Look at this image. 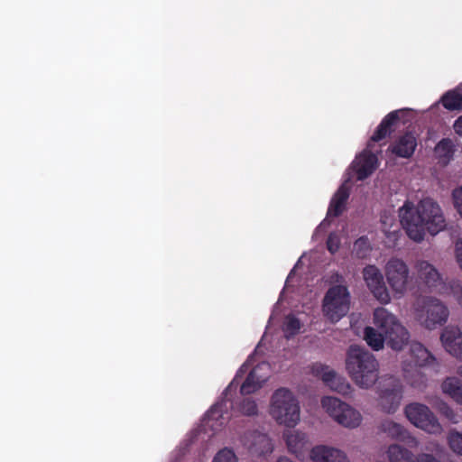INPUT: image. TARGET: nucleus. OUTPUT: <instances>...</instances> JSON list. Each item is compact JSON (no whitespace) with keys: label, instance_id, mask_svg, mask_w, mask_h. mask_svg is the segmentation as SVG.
Listing matches in <instances>:
<instances>
[{"label":"nucleus","instance_id":"nucleus-41","mask_svg":"<svg viewBox=\"0 0 462 462\" xmlns=\"http://www.w3.org/2000/svg\"><path fill=\"white\" fill-rule=\"evenodd\" d=\"M458 374L462 377V365L458 368Z\"/></svg>","mask_w":462,"mask_h":462},{"label":"nucleus","instance_id":"nucleus-19","mask_svg":"<svg viewBox=\"0 0 462 462\" xmlns=\"http://www.w3.org/2000/svg\"><path fill=\"white\" fill-rule=\"evenodd\" d=\"M310 458L313 462H348L344 452L327 446H317L311 448Z\"/></svg>","mask_w":462,"mask_h":462},{"label":"nucleus","instance_id":"nucleus-21","mask_svg":"<svg viewBox=\"0 0 462 462\" xmlns=\"http://www.w3.org/2000/svg\"><path fill=\"white\" fill-rule=\"evenodd\" d=\"M350 191L349 188L346 184H342L336 193L333 195L327 216L328 217H337L343 214L346 209L347 200L349 199Z\"/></svg>","mask_w":462,"mask_h":462},{"label":"nucleus","instance_id":"nucleus-17","mask_svg":"<svg viewBox=\"0 0 462 462\" xmlns=\"http://www.w3.org/2000/svg\"><path fill=\"white\" fill-rule=\"evenodd\" d=\"M440 339L443 346L451 356L462 360V333L457 327H446Z\"/></svg>","mask_w":462,"mask_h":462},{"label":"nucleus","instance_id":"nucleus-30","mask_svg":"<svg viewBox=\"0 0 462 462\" xmlns=\"http://www.w3.org/2000/svg\"><path fill=\"white\" fill-rule=\"evenodd\" d=\"M301 328L300 321L293 315H288L283 325V332L287 339L294 337L300 332Z\"/></svg>","mask_w":462,"mask_h":462},{"label":"nucleus","instance_id":"nucleus-34","mask_svg":"<svg viewBox=\"0 0 462 462\" xmlns=\"http://www.w3.org/2000/svg\"><path fill=\"white\" fill-rule=\"evenodd\" d=\"M454 207L462 217V187L456 188L452 191Z\"/></svg>","mask_w":462,"mask_h":462},{"label":"nucleus","instance_id":"nucleus-7","mask_svg":"<svg viewBox=\"0 0 462 462\" xmlns=\"http://www.w3.org/2000/svg\"><path fill=\"white\" fill-rule=\"evenodd\" d=\"M350 308V294L344 285L330 287L323 299L324 315L333 323L346 316Z\"/></svg>","mask_w":462,"mask_h":462},{"label":"nucleus","instance_id":"nucleus-12","mask_svg":"<svg viewBox=\"0 0 462 462\" xmlns=\"http://www.w3.org/2000/svg\"><path fill=\"white\" fill-rule=\"evenodd\" d=\"M363 276L373 295L383 304L391 300L380 270L374 265H367L363 270Z\"/></svg>","mask_w":462,"mask_h":462},{"label":"nucleus","instance_id":"nucleus-4","mask_svg":"<svg viewBox=\"0 0 462 462\" xmlns=\"http://www.w3.org/2000/svg\"><path fill=\"white\" fill-rule=\"evenodd\" d=\"M346 369L352 381L360 388L368 389L378 380V361L364 347L358 346L349 347L346 353Z\"/></svg>","mask_w":462,"mask_h":462},{"label":"nucleus","instance_id":"nucleus-9","mask_svg":"<svg viewBox=\"0 0 462 462\" xmlns=\"http://www.w3.org/2000/svg\"><path fill=\"white\" fill-rule=\"evenodd\" d=\"M406 418L415 427L430 434H439L442 426L430 409L422 403L412 402L404 409Z\"/></svg>","mask_w":462,"mask_h":462},{"label":"nucleus","instance_id":"nucleus-35","mask_svg":"<svg viewBox=\"0 0 462 462\" xmlns=\"http://www.w3.org/2000/svg\"><path fill=\"white\" fill-rule=\"evenodd\" d=\"M340 247V241L336 234H329L327 239V249L335 254Z\"/></svg>","mask_w":462,"mask_h":462},{"label":"nucleus","instance_id":"nucleus-24","mask_svg":"<svg viewBox=\"0 0 462 462\" xmlns=\"http://www.w3.org/2000/svg\"><path fill=\"white\" fill-rule=\"evenodd\" d=\"M456 152V145L450 138L441 139L435 147V152L439 163L448 165L453 159Z\"/></svg>","mask_w":462,"mask_h":462},{"label":"nucleus","instance_id":"nucleus-14","mask_svg":"<svg viewBox=\"0 0 462 462\" xmlns=\"http://www.w3.org/2000/svg\"><path fill=\"white\" fill-rule=\"evenodd\" d=\"M380 404L387 413H393L399 408L402 398V386L399 380L390 378L387 387L381 389Z\"/></svg>","mask_w":462,"mask_h":462},{"label":"nucleus","instance_id":"nucleus-27","mask_svg":"<svg viewBox=\"0 0 462 462\" xmlns=\"http://www.w3.org/2000/svg\"><path fill=\"white\" fill-rule=\"evenodd\" d=\"M380 429L383 432L394 439L402 440L408 435L407 430L401 424L390 420H383L381 423Z\"/></svg>","mask_w":462,"mask_h":462},{"label":"nucleus","instance_id":"nucleus-6","mask_svg":"<svg viewBox=\"0 0 462 462\" xmlns=\"http://www.w3.org/2000/svg\"><path fill=\"white\" fill-rule=\"evenodd\" d=\"M413 309L416 319L428 329H434L444 325L449 315L448 307L434 297L418 298Z\"/></svg>","mask_w":462,"mask_h":462},{"label":"nucleus","instance_id":"nucleus-37","mask_svg":"<svg viewBox=\"0 0 462 462\" xmlns=\"http://www.w3.org/2000/svg\"><path fill=\"white\" fill-rule=\"evenodd\" d=\"M456 257L462 270V239H458L456 243Z\"/></svg>","mask_w":462,"mask_h":462},{"label":"nucleus","instance_id":"nucleus-40","mask_svg":"<svg viewBox=\"0 0 462 462\" xmlns=\"http://www.w3.org/2000/svg\"><path fill=\"white\" fill-rule=\"evenodd\" d=\"M458 404L462 405V392L454 399Z\"/></svg>","mask_w":462,"mask_h":462},{"label":"nucleus","instance_id":"nucleus-31","mask_svg":"<svg viewBox=\"0 0 462 462\" xmlns=\"http://www.w3.org/2000/svg\"><path fill=\"white\" fill-rule=\"evenodd\" d=\"M443 392L455 399L462 392L460 381L455 377L447 378L442 383Z\"/></svg>","mask_w":462,"mask_h":462},{"label":"nucleus","instance_id":"nucleus-28","mask_svg":"<svg viewBox=\"0 0 462 462\" xmlns=\"http://www.w3.org/2000/svg\"><path fill=\"white\" fill-rule=\"evenodd\" d=\"M442 106L449 110H462V95L450 90L445 93L441 97Z\"/></svg>","mask_w":462,"mask_h":462},{"label":"nucleus","instance_id":"nucleus-15","mask_svg":"<svg viewBox=\"0 0 462 462\" xmlns=\"http://www.w3.org/2000/svg\"><path fill=\"white\" fill-rule=\"evenodd\" d=\"M312 373L320 376L325 384L330 389L344 395L349 393L350 384L344 378L338 376L334 370L329 369L328 366L315 364L312 366Z\"/></svg>","mask_w":462,"mask_h":462},{"label":"nucleus","instance_id":"nucleus-13","mask_svg":"<svg viewBox=\"0 0 462 462\" xmlns=\"http://www.w3.org/2000/svg\"><path fill=\"white\" fill-rule=\"evenodd\" d=\"M242 441L252 457H264L273 450L271 439L266 434L255 430L246 432Z\"/></svg>","mask_w":462,"mask_h":462},{"label":"nucleus","instance_id":"nucleus-36","mask_svg":"<svg viewBox=\"0 0 462 462\" xmlns=\"http://www.w3.org/2000/svg\"><path fill=\"white\" fill-rule=\"evenodd\" d=\"M450 291L457 303L462 307V285L457 282L450 283Z\"/></svg>","mask_w":462,"mask_h":462},{"label":"nucleus","instance_id":"nucleus-39","mask_svg":"<svg viewBox=\"0 0 462 462\" xmlns=\"http://www.w3.org/2000/svg\"><path fill=\"white\" fill-rule=\"evenodd\" d=\"M454 131L459 136H462V115L456 119L453 125Z\"/></svg>","mask_w":462,"mask_h":462},{"label":"nucleus","instance_id":"nucleus-25","mask_svg":"<svg viewBox=\"0 0 462 462\" xmlns=\"http://www.w3.org/2000/svg\"><path fill=\"white\" fill-rule=\"evenodd\" d=\"M410 351L412 360L417 366L429 365L435 361L431 353L419 342L411 343Z\"/></svg>","mask_w":462,"mask_h":462},{"label":"nucleus","instance_id":"nucleus-33","mask_svg":"<svg viewBox=\"0 0 462 462\" xmlns=\"http://www.w3.org/2000/svg\"><path fill=\"white\" fill-rule=\"evenodd\" d=\"M448 446L454 453L462 456V434L459 432L451 433L448 436Z\"/></svg>","mask_w":462,"mask_h":462},{"label":"nucleus","instance_id":"nucleus-5","mask_svg":"<svg viewBox=\"0 0 462 462\" xmlns=\"http://www.w3.org/2000/svg\"><path fill=\"white\" fill-rule=\"evenodd\" d=\"M270 414L282 425L294 427L300 420V404L292 392L285 387L277 389L272 396Z\"/></svg>","mask_w":462,"mask_h":462},{"label":"nucleus","instance_id":"nucleus-32","mask_svg":"<svg viewBox=\"0 0 462 462\" xmlns=\"http://www.w3.org/2000/svg\"><path fill=\"white\" fill-rule=\"evenodd\" d=\"M213 462H238V459L232 449L225 448L216 454Z\"/></svg>","mask_w":462,"mask_h":462},{"label":"nucleus","instance_id":"nucleus-18","mask_svg":"<svg viewBox=\"0 0 462 462\" xmlns=\"http://www.w3.org/2000/svg\"><path fill=\"white\" fill-rule=\"evenodd\" d=\"M378 166V158L372 152H362L354 162L353 168L356 173L358 180H364L368 178L376 170Z\"/></svg>","mask_w":462,"mask_h":462},{"label":"nucleus","instance_id":"nucleus-23","mask_svg":"<svg viewBox=\"0 0 462 462\" xmlns=\"http://www.w3.org/2000/svg\"><path fill=\"white\" fill-rule=\"evenodd\" d=\"M286 444L289 451L297 457L303 455L304 451L309 448L307 436L298 431L286 436Z\"/></svg>","mask_w":462,"mask_h":462},{"label":"nucleus","instance_id":"nucleus-10","mask_svg":"<svg viewBox=\"0 0 462 462\" xmlns=\"http://www.w3.org/2000/svg\"><path fill=\"white\" fill-rule=\"evenodd\" d=\"M418 280L430 292L444 293L446 285L439 271L429 262L418 261L415 265Z\"/></svg>","mask_w":462,"mask_h":462},{"label":"nucleus","instance_id":"nucleus-11","mask_svg":"<svg viewBox=\"0 0 462 462\" xmlns=\"http://www.w3.org/2000/svg\"><path fill=\"white\" fill-rule=\"evenodd\" d=\"M386 278L395 293L403 294L407 288L409 269L400 259H391L386 264Z\"/></svg>","mask_w":462,"mask_h":462},{"label":"nucleus","instance_id":"nucleus-3","mask_svg":"<svg viewBox=\"0 0 462 462\" xmlns=\"http://www.w3.org/2000/svg\"><path fill=\"white\" fill-rule=\"evenodd\" d=\"M245 365L239 369L236 375L229 385L224 391V398L213 405L207 412L205 424L212 430L217 431L222 429L230 420L231 414L228 412L230 406L234 413H239L245 416H254L258 412L256 402L250 397H245L235 403L228 399V395L233 389H236L238 385L237 378L242 376Z\"/></svg>","mask_w":462,"mask_h":462},{"label":"nucleus","instance_id":"nucleus-29","mask_svg":"<svg viewBox=\"0 0 462 462\" xmlns=\"http://www.w3.org/2000/svg\"><path fill=\"white\" fill-rule=\"evenodd\" d=\"M372 246L368 237L363 236L355 241L352 254L358 259H365L370 254Z\"/></svg>","mask_w":462,"mask_h":462},{"label":"nucleus","instance_id":"nucleus-8","mask_svg":"<svg viewBox=\"0 0 462 462\" xmlns=\"http://www.w3.org/2000/svg\"><path fill=\"white\" fill-rule=\"evenodd\" d=\"M321 405L330 417L346 428H356L362 421L360 412L336 397L325 396Z\"/></svg>","mask_w":462,"mask_h":462},{"label":"nucleus","instance_id":"nucleus-22","mask_svg":"<svg viewBox=\"0 0 462 462\" xmlns=\"http://www.w3.org/2000/svg\"><path fill=\"white\" fill-rule=\"evenodd\" d=\"M263 366H265V364L258 365L250 371L240 387L241 394L248 395L255 393L267 381L268 376L259 374V371L263 369Z\"/></svg>","mask_w":462,"mask_h":462},{"label":"nucleus","instance_id":"nucleus-1","mask_svg":"<svg viewBox=\"0 0 462 462\" xmlns=\"http://www.w3.org/2000/svg\"><path fill=\"white\" fill-rule=\"evenodd\" d=\"M399 217L408 236L416 242L424 239L426 231L434 236L446 226L440 207L430 198L421 199L417 207L405 201L399 208Z\"/></svg>","mask_w":462,"mask_h":462},{"label":"nucleus","instance_id":"nucleus-20","mask_svg":"<svg viewBox=\"0 0 462 462\" xmlns=\"http://www.w3.org/2000/svg\"><path fill=\"white\" fill-rule=\"evenodd\" d=\"M402 111L394 110L386 115L377 126L370 141L377 143L390 135L394 131V126L400 120L399 114Z\"/></svg>","mask_w":462,"mask_h":462},{"label":"nucleus","instance_id":"nucleus-16","mask_svg":"<svg viewBox=\"0 0 462 462\" xmlns=\"http://www.w3.org/2000/svg\"><path fill=\"white\" fill-rule=\"evenodd\" d=\"M417 147V138L411 132H407L399 136L388 147V151L396 157L409 159Z\"/></svg>","mask_w":462,"mask_h":462},{"label":"nucleus","instance_id":"nucleus-26","mask_svg":"<svg viewBox=\"0 0 462 462\" xmlns=\"http://www.w3.org/2000/svg\"><path fill=\"white\" fill-rule=\"evenodd\" d=\"M387 457L391 462H413V454L398 444L389 446Z\"/></svg>","mask_w":462,"mask_h":462},{"label":"nucleus","instance_id":"nucleus-38","mask_svg":"<svg viewBox=\"0 0 462 462\" xmlns=\"http://www.w3.org/2000/svg\"><path fill=\"white\" fill-rule=\"evenodd\" d=\"M417 462H439L430 454H421L418 457Z\"/></svg>","mask_w":462,"mask_h":462},{"label":"nucleus","instance_id":"nucleus-2","mask_svg":"<svg viewBox=\"0 0 462 462\" xmlns=\"http://www.w3.org/2000/svg\"><path fill=\"white\" fill-rule=\"evenodd\" d=\"M374 323L379 331L371 327L365 329V339L374 350L382 349L384 342L393 350H402L408 344V330L386 309H375Z\"/></svg>","mask_w":462,"mask_h":462}]
</instances>
